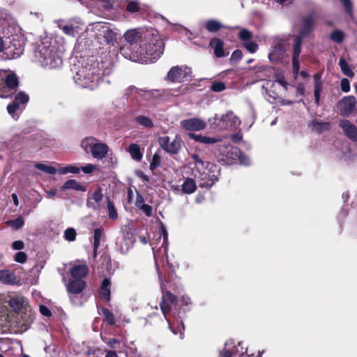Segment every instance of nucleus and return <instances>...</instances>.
<instances>
[{
	"instance_id": "52",
	"label": "nucleus",
	"mask_w": 357,
	"mask_h": 357,
	"mask_svg": "<svg viewBox=\"0 0 357 357\" xmlns=\"http://www.w3.org/2000/svg\"><path fill=\"white\" fill-rule=\"evenodd\" d=\"M211 89L215 92H221L225 89V84L222 82H215L211 84Z\"/></svg>"
},
{
	"instance_id": "10",
	"label": "nucleus",
	"mask_w": 357,
	"mask_h": 357,
	"mask_svg": "<svg viewBox=\"0 0 357 357\" xmlns=\"http://www.w3.org/2000/svg\"><path fill=\"white\" fill-rule=\"evenodd\" d=\"M190 73V68L186 66H174L168 72L166 79L172 82H183L188 79Z\"/></svg>"
},
{
	"instance_id": "37",
	"label": "nucleus",
	"mask_w": 357,
	"mask_h": 357,
	"mask_svg": "<svg viewBox=\"0 0 357 357\" xmlns=\"http://www.w3.org/2000/svg\"><path fill=\"white\" fill-rule=\"evenodd\" d=\"M135 122L146 128H151L154 126L153 121L150 118L145 116H137L135 118Z\"/></svg>"
},
{
	"instance_id": "39",
	"label": "nucleus",
	"mask_w": 357,
	"mask_h": 357,
	"mask_svg": "<svg viewBox=\"0 0 357 357\" xmlns=\"http://www.w3.org/2000/svg\"><path fill=\"white\" fill-rule=\"evenodd\" d=\"M303 39L294 36L292 57H299Z\"/></svg>"
},
{
	"instance_id": "23",
	"label": "nucleus",
	"mask_w": 357,
	"mask_h": 357,
	"mask_svg": "<svg viewBox=\"0 0 357 357\" xmlns=\"http://www.w3.org/2000/svg\"><path fill=\"white\" fill-rule=\"evenodd\" d=\"M219 162L226 165L248 166L251 164L250 158H221Z\"/></svg>"
},
{
	"instance_id": "47",
	"label": "nucleus",
	"mask_w": 357,
	"mask_h": 357,
	"mask_svg": "<svg viewBox=\"0 0 357 357\" xmlns=\"http://www.w3.org/2000/svg\"><path fill=\"white\" fill-rule=\"evenodd\" d=\"M95 5L105 10H110L113 7V3L110 0H96Z\"/></svg>"
},
{
	"instance_id": "56",
	"label": "nucleus",
	"mask_w": 357,
	"mask_h": 357,
	"mask_svg": "<svg viewBox=\"0 0 357 357\" xmlns=\"http://www.w3.org/2000/svg\"><path fill=\"white\" fill-rule=\"evenodd\" d=\"M341 3L344 6L347 13L352 15H353V3L351 0H340Z\"/></svg>"
},
{
	"instance_id": "1",
	"label": "nucleus",
	"mask_w": 357,
	"mask_h": 357,
	"mask_svg": "<svg viewBox=\"0 0 357 357\" xmlns=\"http://www.w3.org/2000/svg\"><path fill=\"white\" fill-rule=\"evenodd\" d=\"M71 71L77 85L93 90L101 82H105V77L112 74L113 66L109 60L98 61L94 56L78 58L76 55ZM105 82H110L108 79Z\"/></svg>"
},
{
	"instance_id": "36",
	"label": "nucleus",
	"mask_w": 357,
	"mask_h": 357,
	"mask_svg": "<svg viewBox=\"0 0 357 357\" xmlns=\"http://www.w3.org/2000/svg\"><path fill=\"white\" fill-rule=\"evenodd\" d=\"M104 235V229L102 227L97 228L94 230V235H93V250L94 252H96V250L100 246V240L102 238Z\"/></svg>"
},
{
	"instance_id": "57",
	"label": "nucleus",
	"mask_w": 357,
	"mask_h": 357,
	"mask_svg": "<svg viewBox=\"0 0 357 357\" xmlns=\"http://www.w3.org/2000/svg\"><path fill=\"white\" fill-rule=\"evenodd\" d=\"M243 57V52L240 50L234 51L231 55L230 61L231 62H237Z\"/></svg>"
},
{
	"instance_id": "58",
	"label": "nucleus",
	"mask_w": 357,
	"mask_h": 357,
	"mask_svg": "<svg viewBox=\"0 0 357 357\" xmlns=\"http://www.w3.org/2000/svg\"><path fill=\"white\" fill-rule=\"evenodd\" d=\"M341 90L344 93L350 91V82L347 78H342L340 82Z\"/></svg>"
},
{
	"instance_id": "4",
	"label": "nucleus",
	"mask_w": 357,
	"mask_h": 357,
	"mask_svg": "<svg viewBox=\"0 0 357 357\" xmlns=\"http://www.w3.org/2000/svg\"><path fill=\"white\" fill-rule=\"evenodd\" d=\"M178 302L180 303V305H188L191 303L190 298L187 296H182L178 301L175 296H174L169 291H165L162 292V301L160 303L161 310L167 319L169 324V328L172 331V332L176 335L178 333L180 334V339L183 338V331H184V325L181 320L176 319V330L174 328V324H172L170 320L166 317V314L169 312L170 307L169 304L177 305Z\"/></svg>"
},
{
	"instance_id": "48",
	"label": "nucleus",
	"mask_w": 357,
	"mask_h": 357,
	"mask_svg": "<svg viewBox=\"0 0 357 357\" xmlns=\"http://www.w3.org/2000/svg\"><path fill=\"white\" fill-rule=\"evenodd\" d=\"M243 47L250 53L256 52L259 47L257 43L251 40L243 43Z\"/></svg>"
},
{
	"instance_id": "31",
	"label": "nucleus",
	"mask_w": 357,
	"mask_h": 357,
	"mask_svg": "<svg viewBox=\"0 0 357 357\" xmlns=\"http://www.w3.org/2000/svg\"><path fill=\"white\" fill-rule=\"evenodd\" d=\"M126 10L130 13H135L140 10L139 0H125Z\"/></svg>"
},
{
	"instance_id": "35",
	"label": "nucleus",
	"mask_w": 357,
	"mask_h": 357,
	"mask_svg": "<svg viewBox=\"0 0 357 357\" xmlns=\"http://www.w3.org/2000/svg\"><path fill=\"white\" fill-rule=\"evenodd\" d=\"M338 64L344 75L349 77H353L354 76V73L350 68L349 64L343 57L340 59Z\"/></svg>"
},
{
	"instance_id": "40",
	"label": "nucleus",
	"mask_w": 357,
	"mask_h": 357,
	"mask_svg": "<svg viewBox=\"0 0 357 357\" xmlns=\"http://www.w3.org/2000/svg\"><path fill=\"white\" fill-rule=\"evenodd\" d=\"M58 172L61 174H66L68 173L78 174L80 172V168L75 165H68L60 168Z\"/></svg>"
},
{
	"instance_id": "64",
	"label": "nucleus",
	"mask_w": 357,
	"mask_h": 357,
	"mask_svg": "<svg viewBox=\"0 0 357 357\" xmlns=\"http://www.w3.org/2000/svg\"><path fill=\"white\" fill-rule=\"evenodd\" d=\"M24 247V243L22 241H15L12 243V248L15 250H21Z\"/></svg>"
},
{
	"instance_id": "61",
	"label": "nucleus",
	"mask_w": 357,
	"mask_h": 357,
	"mask_svg": "<svg viewBox=\"0 0 357 357\" xmlns=\"http://www.w3.org/2000/svg\"><path fill=\"white\" fill-rule=\"evenodd\" d=\"M160 158H152L150 163V169L154 172V170L160 165Z\"/></svg>"
},
{
	"instance_id": "43",
	"label": "nucleus",
	"mask_w": 357,
	"mask_h": 357,
	"mask_svg": "<svg viewBox=\"0 0 357 357\" xmlns=\"http://www.w3.org/2000/svg\"><path fill=\"white\" fill-rule=\"evenodd\" d=\"M13 101L17 103L20 107L23 106L29 101V96L23 92H20L15 96Z\"/></svg>"
},
{
	"instance_id": "34",
	"label": "nucleus",
	"mask_w": 357,
	"mask_h": 357,
	"mask_svg": "<svg viewBox=\"0 0 357 357\" xmlns=\"http://www.w3.org/2000/svg\"><path fill=\"white\" fill-rule=\"evenodd\" d=\"M312 128L319 132L328 130L331 128L329 122H323L317 120H313L310 123Z\"/></svg>"
},
{
	"instance_id": "44",
	"label": "nucleus",
	"mask_w": 357,
	"mask_h": 357,
	"mask_svg": "<svg viewBox=\"0 0 357 357\" xmlns=\"http://www.w3.org/2000/svg\"><path fill=\"white\" fill-rule=\"evenodd\" d=\"M252 33L247 29H242L238 33V38L243 43L252 40Z\"/></svg>"
},
{
	"instance_id": "15",
	"label": "nucleus",
	"mask_w": 357,
	"mask_h": 357,
	"mask_svg": "<svg viewBox=\"0 0 357 357\" xmlns=\"http://www.w3.org/2000/svg\"><path fill=\"white\" fill-rule=\"evenodd\" d=\"M202 175L203 179H207L205 185L211 187L218 179L220 168L217 165L208 162L206 167L203 170Z\"/></svg>"
},
{
	"instance_id": "63",
	"label": "nucleus",
	"mask_w": 357,
	"mask_h": 357,
	"mask_svg": "<svg viewBox=\"0 0 357 357\" xmlns=\"http://www.w3.org/2000/svg\"><path fill=\"white\" fill-rule=\"evenodd\" d=\"M220 140V139L219 138L204 136L203 141H202V144H215V143L218 142Z\"/></svg>"
},
{
	"instance_id": "51",
	"label": "nucleus",
	"mask_w": 357,
	"mask_h": 357,
	"mask_svg": "<svg viewBox=\"0 0 357 357\" xmlns=\"http://www.w3.org/2000/svg\"><path fill=\"white\" fill-rule=\"evenodd\" d=\"M219 119L220 116L218 114H215L213 117L208 119V123H210V128L211 129L220 130Z\"/></svg>"
},
{
	"instance_id": "32",
	"label": "nucleus",
	"mask_w": 357,
	"mask_h": 357,
	"mask_svg": "<svg viewBox=\"0 0 357 357\" xmlns=\"http://www.w3.org/2000/svg\"><path fill=\"white\" fill-rule=\"evenodd\" d=\"M100 295L107 301L110 299V281L107 278H105L101 284L100 289Z\"/></svg>"
},
{
	"instance_id": "18",
	"label": "nucleus",
	"mask_w": 357,
	"mask_h": 357,
	"mask_svg": "<svg viewBox=\"0 0 357 357\" xmlns=\"http://www.w3.org/2000/svg\"><path fill=\"white\" fill-rule=\"evenodd\" d=\"M287 51L285 45L280 41H274L271 46V49L268 54V59L271 61H277L280 60Z\"/></svg>"
},
{
	"instance_id": "55",
	"label": "nucleus",
	"mask_w": 357,
	"mask_h": 357,
	"mask_svg": "<svg viewBox=\"0 0 357 357\" xmlns=\"http://www.w3.org/2000/svg\"><path fill=\"white\" fill-rule=\"evenodd\" d=\"M314 89H322L321 73H316L313 76Z\"/></svg>"
},
{
	"instance_id": "3",
	"label": "nucleus",
	"mask_w": 357,
	"mask_h": 357,
	"mask_svg": "<svg viewBox=\"0 0 357 357\" xmlns=\"http://www.w3.org/2000/svg\"><path fill=\"white\" fill-rule=\"evenodd\" d=\"M63 48L50 38L42 39L35 50L36 61L47 70L59 69L63 64Z\"/></svg>"
},
{
	"instance_id": "14",
	"label": "nucleus",
	"mask_w": 357,
	"mask_h": 357,
	"mask_svg": "<svg viewBox=\"0 0 357 357\" xmlns=\"http://www.w3.org/2000/svg\"><path fill=\"white\" fill-rule=\"evenodd\" d=\"M356 98L354 96L343 97L337 103L340 114L348 117L351 114L356 105Z\"/></svg>"
},
{
	"instance_id": "28",
	"label": "nucleus",
	"mask_w": 357,
	"mask_h": 357,
	"mask_svg": "<svg viewBox=\"0 0 357 357\" xmlns=\"http://www.w3.org/2000/svg\"><path fill=\"white\" fill-rule=\"evenodd\" d=\"M210 46L213 50L214 54L218 58L224 57L226 54L224 50V42L218 38H214L210 41Z\"/></svg>"
},
{
	"instance_id": "20",
	"label": "nucleus",
	"mask_w": 357,
	"mask_h": 357,
	"mask_svg": "<svg viewBox=\"0 0 357 357\" xmlns=\"http://www.w3.org/2000/svg\"><path fill=\"white\" fill-rule=\"evenodd\" d=\"M3 51L6 59H15L19 58L22 54L24 48L20 43H11Z\"/></svg>"
},
{
	"instance_id": "59",
	"label": "nucleus",
	"mask_w": 357,
	"mask_h": 357,
	"mask_svg": "<svg viewBox=\"0 0 357 357\" xmlns=\"http://www.w3.org/2000/svg\"><path fill=\"white\" fill-rule=\"evenodd\" d=\"M292 68L294 74L297 75L300 69L299 57H292Z\"/></svg>"
},
{
	"instance_id": "26",
	"label": "nucleus",
	"mask_w": 357,
	"mask_h": 357,
	"mask_svg": "<svg viewBox=\"0 0 357 357\" xmlns=\"http://www.w3.org/2000/svg\"><path fill=\"white\" fill-rule=\"evenodd\" d=\"M67 190H73L76 191L85 192L86 191V186L82 185L80 182L75 179L67 180L61 187L60 190L66 191Z\"/></svg>"
},
{
	"instance_id": "30",
	"label": "nucleus",
	"mask_w": 357,
	"mask_h": 357,
	"mask_svg": "<svg viewBox=\"0 0 357 357\" xmlns=\"http://www.w3.org/2000/svg\"><path fill=\"white\" fill-rule=\"evenodd\" d=\"M182 191L185 194H192L197 189V185L194 179L191 178H186L181 185Z\"/></svg>"
},
{
	"instance_id": "54",
	"label": "nucleus",
	"mask_w": 357,
	"mask_h": 357,
	"mask_svg": "<svg viewBox=\"0 0 357 357\" xmlns=\"http://www.w3.org/2000/svg\"><path fill=\"white\" fill-rule=\"evenodd\" d=\"M27 259V256L24 252H17L14 256V260L20 264H24Z\"/></svg>"
},
{
	"instance_id": "12",
	"label": "nucleus",
	"mask_w": 357,
	"mask_h": 357,
	"mask_svg": "<svg viewBox=\"0 0 357 357\" xmlns=\"http://www.w3.org/2000/svg\"><path fill=\"white\" fill-rule=\"evenodd\" d=\"M158 142L160 146L170 154H176L183 144L181 137L178 135H176L172 141H170L169 136L160 137L158 139Z\"/></svg>"
},
{
	"instance_id": "49",
	"label": "nucleus",
	"mask_w": 357,
	"mask_h": 357,
	"mask_svg": "<svg viewBox=\"0 0 357 357\" xmlns=\"http://www.w3.org/2000/svg\"><path fill=\"white\" fill-rule=\"evenodd\" d=\"M102 314L109 325H114L116 323L114 314L106 308L102 309Z\"/></svg>"
},
{
	"instance_id": "8",
	"label": "nucleus",
	"mask_w": 357,
	"mask_h": 357,
	"mask_svg": "<svg viewBox=\"0 0 357 357\" xmlns=\"http://www.w3.org/2000/svg\"><path fill=\"white\" fill-rule=\"evenodd\" d=\"M81 146L91 156H106L109 151L108 146L93 137H87L81 142Z\"/></svg>"
},
{
	"instance_id": "45",
	"label": "nucleus",
	"mask_w": 357,
	"mask_h": 357,
	"mask_svg": "<svg viewBox=\"0 0 357 357\" xmlns=\"http://www.w3.org/2000/svg\"><path fill=\"white\" fill-rule=\"evenodd\" d=\"M107 209H108V216L109 219L116 220L118 218V213L115 208L113 203L108 199H107Z\"/></svg>"
},
{
	"instance_id": "16",
	"label": "nucleus",
	"mask_w": 357,
	"mask_h": 357,
	"mask_svg": "<svg viewBox=\"0 0 357 357\" xmlns=\"http://www.w3.org/2000/svg\"><path fill=\"white\" fill-rule=\"evenodd\" d=\"M180 125L184 130L190 131L202 130L206 126V122L199 118L184 119L181 121Z\"/></svg>"
},
{
	"instance_id": "60",
	"label": "nucleus",
	"mask_w": 357,
	"mask_h": 357,
	"mask_svg": "<svg viewBox=\"0 0 357 357\" xmlns=\"http://www.w3.org/2000/svg\"><path fill=\"white\" fill-rule=\"evenodd\" d=\"M20 109V107L19 105L14 101L7 106V111L11 115H13L15 112Z\"/></svg>"
},
{
	"instance_id": "53",
	"label": "nucleus",
	"mask_w": 357,
	"mask_h": 357,
	"mask_svg": "<svg viewBox=\"0 0 357 357\" xmlns=\"http://www.w3.org/2000/svg\"><path fill=\"white\" fill-rule=\"evenodd\" d=\"M103 195L100 188H98L95 192L92 194L91 197H89L92 200L95 202V203L98 204L102 199Z\"/></svg>"
},
{
	"instance_id": "25",
	"label": "nucleus",
	"mask_w": 357,
	"mask_h": 357,
	"mask_svg": "<svg viewBox=\"0 0 357 357\" xmlns=\"http://www.w3.org/2000/svg\"><path fill=\"white\" fill-rule=\"evenodd\" d=\"M84 287L85 282L82 279H70L67 286V289L71 294H78L83 291Z\"/></svg>"
},
{
	"instance_id": "7",
	"label": "nucleus",
	"mask_w": 357,
	"mask_h": 357,
	"mask_svg": "<svg viewBox=\"0 0 357 357\" xmlns=\"http://www.w3.org/2000/svg\"><path fill=\"white\" fill-rule=\"evenodd\" d=\"M18 86V79L14 73L0 70V98H6L14 94Z\"/></svg>"
},
{
	"instance_id": "41",
	"label": "nucleus",
	"mask_w": 357,
	"mask_h": 357,
	"mask_svg": "<svg viewBox=\"0 0 357 357\" xmlns=\"http://www.w3.org/2000/svg\"><path fill=\"white\" fill-rule=\"evenodd\" d=\"M36 167L44 172H46L49 174H55L57 172L56 169L54 167L43 164V163H37L36 165Z\"/></svg>"
},
{
	"instance_id": "29",
	"label": "nucleus",
	"mask_w": 357,
	"mask_h": 357,
	"mask_svg": "<svg viewBox=\"0 0 357 357\" xmlns=\"http://www.w3.org/2000/svg\"><path fill=\"white\" fill-rule=\"evenodd\" d=\"M0 282L6 284H15L17 283V278L13 273L8 270H1Z\"/></svg>"
},
{
	"instance_id": "22",
	"label": "nucleus",
	"mask_w": 357,
	"mask_h": 357,
	"mask_svg": "<svg viewBox=\"0 0 357 357\" xmlns=\"http://www.w3.org/2000/svg\"><path fill=\"white\" fill-rule=\"evenodd\" d=\"M313 29V18L312 16L305 17L303 19V26L299 31L297 37L302 38H307L310 36V33Z\"/></svg>"
},
{
	"instance_id": "9",
	"label": "nucleus",
	"mask_w": 357,
	"mask_h": 357,
	"mask_svg": "<svg viewBox=\"0 0 357 357\" xmlns=\"http://www.w3.org/2000/svg\"><path fill=\"white\" fill-rule=\"evenodd\" d=\"M143 35L144 31L142 33L138 29L127 31L124 33L127 43L120 48V54L125 57V54L123 52V49H128L129 50L128 54L137 52V49H139V44L141 43V40L143 39Z\"/></svg>"
},
{
	"instance_id": "13",
	"label": "nucleus",
	"mask_w": 357,
	"mask_h": 357,
	"mask_svg": "<svg viewBox=\"0 0 357 357\" xmlns=\"http://www.w3.org/2000/svg\"><path fill=\"white\" fill-rule=\"evenodd\" d=\"M84 23L79 17L72 19L67 23H61L59 28L66 35L75 37L83 29Z\"/></svg>"
},
{
	"instance_id": "27",
	"label": "nucleus",
	"mask_w": 357,
	"mask_h": 357,
	"mask_svg": "<svg viewBox=\"0 0 357 357\" xmlns=\"http://www.w3.org/2000/svg\"><path fill=\"white\" fill-rule=\"evenodd\" d=\"M88 267L84 264H75L73 266L70 271L71 279L83 278L88 273Z\"/></svg>"
},
{
	"instance_id": "6",
	"label": "nucleus",
	"mask_w": 357,
	"mask_h": 357,
	"mask_svg": "<svg viewBox=\"0 0 357 357\" xmlns=\"http://www.w3.org/2000/svg\"><path fill=\"white\" fill-rule=\"evenodd\" d=\"M100 45H98L95 33L86 32V27L84 31L77 38L74 47L75 52L80 54L78 58L81 56L86 58L93 56L94 54L98 53Z\"/></svg>"
},
{
	"instance_id": "38",
	"label": "nucleus",
	"mask_w": 357,
	"mask_h": 357,
	"mask_svg": "<svg viewBox=\"0 0 357 357\" xmlns=\"http://www.w3.org/2000/svg\"><path fill=\"white\" fill-rule=\"evenodd\" d=\"M344 38L345 35L344 32L340 29H335L330 35V39L337 44L342 43Z\"/></svg>"
},
{
	"instance_id": "33",
	"label": "nucleus",
	"mask_w": 357,
	"mask_h": 357,
	"mask_svg": "<svg viewBox=\"0 0 357 357\" xmlns=\"http://www.w3.org/2000/svg\"><path fill=\"white\" fill-rule=\"evenodd\" d=\"M206 29L211 33L216 32L223 28V24L216 20H209L205 23Z\"/></svg>"
},
{
	"instance_id": "5",
	"label": "nucleus",
	"mask_w": 357,
	"mask_h": 357,
	"mask_svg": "<svg viewBox=\"0 0 357 357\" xmlns=\"http://www.w3.org/2000/svg\"><path fill=\"white\" fill-rule=\"evenodd\" d=\"M86 32L94 33L97 40L102 37L106 44L114 46L121 36L120 31L114 25L105 22H96L86 26Z\"/></svg>"
},
{
	"instance_id": "42",
	"label": "nucleus",
	"mask_w": 357,
	"mask_h": 357,
	"mask_svg": "<svg viewBox=\"0 0 357 357\" xmlns=\"http://www.w3.org/2000/svg\"><path fill=\"white\" fill-rule=\"evenodd\" d=\"M24 220L21 216H19L15 220L8 221V225L15 230L20 229L24 225Z\"/></svg>"
},
{
	"instance_id": "46",
	"label": "nucleus",
	"mask_w": 357,
	"mask_h": 357,
	"mask_svg": "<svg viewBox=\"0 0 357 357\" xmlns=\"http://www.w3.org/2000/svg\"><path fill=\"white\" fill-rule=\"evenodd\" d=\"M127 151L130 154V156H142L140 147L137 144H131L127 149Z\"/></svg>"
},
{
	"instance_id": "50",
	"label": "nucleus",
	"mask_w": 357,
	"mask_h": 357,
	"mask_svg": "<svg viewBox=\"0 0 357 357\" xmlns=\"http://www.w3.org/2000/svg\"><path fill=\"white\" fill-rule=\"evenodd\" d=\"M76 231L73 228H68L64 231V238L68 241H73L76 238Z\"/></svg>"
},
{
	"instance_id": "11",
	"label": "nucleus",
	"mask_w": 357,
	"mask_h": 357,
	"mask_svg": "<svg viewBox=\"0 0 357 357\" xmlns=\"http://www.w3.org/2000/svg\"><path fill=\"white\" fill-rule=\"evenodd\" d=\"M241 123L240 119L231 110L221 115L219 119L220 130H237Z\"/></svg>"
},
{
	"instance_id": "19",
	"label": "nucleus",
	"mask_w": 357,
	"mask_h": 357,
	"mask_svg": "<svg viewBox=\"0 0 357 357\" xmlns=\"http://www.w3.org/2000/svg\"><path fill=\"white\" fill-rule=\"evenodd\" d=\"M34 317V312L29 307H26L24 310L17 312V319H18L19 324L23 327V330L26 331L33 322Z\"/></svg>"
},
{
	"instance_id": "2",
	"label": "nucleus",
	"mask_w": 357,
	"mask_h": 357,
	"mask_svg": "<svg viewBox=\"0 0 357 357\" xmlns=\"http://www.w3.org/2000/svg\"><path fill=\"white\" fill-rule=\"evenodd\" d=\"M165 43L155 29H146L144 31L143 39L141 40L139 49L133 54L128 53V49L123 52L126 59L135 62L149 63L155 61L164 52Z\"/></svg>"
},
{
	"instance_id": "24",
	"label": "nucleus",
	"mask_w": 357,
	"mask_h": 357,
	"mask_svg": "<svg viewBox=\"0 0 357 357\" xmlns=\"http://www.w3.org/2000/svg\"><path fill=\"white\" fill-rule=\"evenodd\" d=\"M8 303L10 307H12L17 313L24 310L26 307H29L26 300L23 296H17L12 297Z\"/></svg>"
},
{
	"instance_id": "17",
	"label": "nucleus",
	"mask_w": 357,
	"mask_h": 357,
	"mask_svg": "<svg viewBox=\"0 0 357 357\" xmlns=\"http://www.w3.org/2000/svg\"><path fill=\"white\" fill-rule=\"evenodd\" d=\"M339 127L348 139L351 142H357V127L353 123L347 119H341Z\"/></svg>"
},
{
	"instance_id": "62",
	"label": "nucleus",
	"mask_w": 357,
	"mask_h": 357,
	"mask_svg": "<svg viewBox=\"0 0 357 357\" xmlns=\"http://www.w3.org/2000/svg\"><path fill=\"white\" fill-rule=\"evenodd\" d=\"M139 209L142 210L146 216L151 217L152 215L153 208L151 206L145 204Z\"/></svg>"
},
{
	"instance_id": "21",
	"label": "nucleus",
	"mask_w": 357,
	"mask_h": 357,
	"mask_svg": "<svg viewBox=\"0 0 357 357\" xmlns=\"http://www.w3.org/2000/svg\"><path fill=\"white\" fill-rule=\"evenodd\" d=\"M245 351L241 343L238 342L237 347H234L232 350L225 348L220 352V357H248L245 354Z\"/></svg>"
}]
</instances>
